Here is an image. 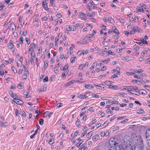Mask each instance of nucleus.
Wrapping results in <instances>:
<instances>
[{
	"instance_id": "obj_1",
	"label": "nucleus",
	"mask_w": 150,
	"mask_h": 150,
	"mask_svg": "<svg viewBox=\"0 0 150 150\" xmlns=\"http://www.w3.org/2000/svg\"><path fill=\"white\" fill-rule=\"evenodd\" d=\"M131 138L132 140L136 142H139L143 144L142 138L140 135H138V137H137L135 133H132L131 134Z\"/></svg>"
},
{
	"instance_id": "obj_2",
	"label": "nucleus",
	"mask_w": 150,
	"mask_h": 150,
	"mask_svg": "<svg viewBox=\"0 0 150 150\" xmlns=\"http://www.w3.org/2000/svg\"><path fill=\"white\" fill-rule=\"evenodd\" d=\"M129 136H126L125 137L124 139V143L126 147H129L131 146L130 142Z\"/></svg>"
},
{
	"instance_id": "obj_3",
	"label": "nucleus",
	"mask_w": 150,
	"mask_h": 150,
	"mask_svg": "<svg viewBox=\"0 0 150 150\" xmlns=\"http://www.w3.org/2000/svg\"><path fill=\"white\" fill-rule=\"evenodd\" d=\"M109 144L110 147H115L116 145H118V144L115 141V139L111 138L109 141Z\"/></svg>"
},
{
	"instance_id": "obj_4",
	"label": "nucleus",
	"mask_w": 150,
	"mask_h": 150,
	"mask_svg": "<svg viewBox=\"0 0 150 150\" xmlns=\"http://www.w3.org/2000/svg\"><path fill=\"white\" fill-rule=\"evenodd\" d=\"M129 93L132 94H135L134 93L130 92L131 91H133V90L136 91V92H137V91H139L138 88L137 86H130L129 87Z\"/></svg>"
},
{
	"instance_id": "obj_5",
	"label": "nucleus",
	"mask_w": 150,
	"mask_h": 150,
	"mask_svg": "<svg viewBox=\"0 0 150 150\" xmlns=\"http://www.w3.org/2000/svg\"><path fill=\"white\" fill-rule=\"evenodd\" d=\"M92 139L93 141L96 142L98 139H100L99 136L98 134H96L93 136L92 137Z\"/></svg>"
},
{
	"instance_id": "obj_6",
	"label": "nucleus",
	"mask_w": 150,
	"mask_h": 150,
	"mask_svg": "<svg viewBox=\"0 0 150 150\" xmlns=\"http://www.w3.org/2000/svg\"><path fill=\"white\" fill-rule=\"evenodd\" d=\"M53 113V112H52L49 113L48 112H46L44 113V116L46 117L48 116V118H49Z\"/></svg>"
},
{
	"instance_id": "obj_7",
	"label": "nucleus",
	"mask_w": 150,
	"mask_h": 150,
	"mask_svg": "<svg viewBox=\"0 0 150 150\" xmlns=\"http://www.w3.org/2000/svg\"><path fill=\"white\" fill-rule=\"evenodd\" d=\"M13 43V42L12 41L10 40V41L9 43H8V47L9 49H11L13 48L14 45Z\"/></svg>"
},
{
	"instance_id": "obj_8",
	"label": "nucleus",
	"mask_w": 150,
	"mask_h": 150,
	"mask_svg": "<svg viewBox=\"0 0 150 150\" xmlns=\"http://www.w3.org/2000/svg\"><path fill=\"white\" fill-rule=\"evenodd\" d=\"M115 147V150H125L122 146H119L118 144L116 145Z\"/></svg>"
},
{
	"instance_id": "obj_9",
	"label": "nucleus",
	"mask_w": 150,
	"mask_h": 150,
	"mask_svg": "<svg viewBox=\"0 0 150 150\" xmlns=\"http://www.w3.org/2000/svg\"><path fill=\"white\" fill-rule=\"evenodd\" d=\"M146 138H150V129H148L146 131Z\"/></svg>"
},
{
	"instance_id": "obj_10",
	"label": "nucleus",
	"mask_w": 150,
	"mask_h": 150,
	"mask_svg": "<svg viewBox=\"0 0 150 150\" xmlns=\"http://www.w3.org/2000/svg\"><path fill=\"white\" fill-rule=\"evenodd\" d=\"M120 69L118 67H117L116 69H113L112 71V73H115L116 71H117V73L118 75H119L120 74Z\"/></svg>"
},
{
	"instance_id": "obj_11",
	"label": "nucleus",
	"mask_w": 150,
	"mask_h": 150,
	"mask_svg": "<svg viewBox=\"0 0 150 150\" xmlns=\"http://www.w3.org/2000/svg\"><path fill=\"white\" fill-rule=\"evenodd\" d=\"M8 125V122H5L3 123L1 121L0 122V126L5 127Z\"/></svg>"
},
{
	"instance_id": "obj_12",
	"label": "nucleus",
	"mask_w": 150,
	"mask_h": 150,
	"mask_svg": "<svg viewBox=\"0 0 150 150\" xmlns=\"http://www.w3.org/2000/svg\"><path fill=\"white\" fill-rule=\"evenodd\" d=\"M112 29L113 31L117 34H119V32L115 26H113L112 27Z\"/></svg>"
},
{
	"instance_id": "obj_13",
	"label": "nucleus",
	"mask_w": 150,
	"mask_h": 150,
	"mask_svg": "<svg viewBox=\"0 0 150 150\" xmlns=\"http://www.w3.org/2000/svg\"><path fill=\"white\" fill-rule=\"evenodd\" d=\"M85 87L86 88L89 89L90 88H94V86H93L91 85L90 84H85Z\"/></svg>"
},
{
	"instance_id": "obj_14",
	"label": "nucleus",
	"mask_w": 150,
	"mask_h": 150,
	"mask_svg": "<svg viewBox=\"0 0 150 150\" xmlns=\"http://www.w3.org/2000/svg\"><path fill=\"white\" fill-rule=\"evenodd\" d=\"M108 88H110L116 89L118 88V87L117 86L111 84L109 86Z\"/></svg>"
},
{
	"instance_id": "obj_15",
	"label": "nucleus",
	"mask_w": 150,
	"mask_h": 150,
	"mask_svg": "<svg viewBox=\"0 0 150 150\" xmlns=\"http://www.w3.org/2000/svg\"><path fill=\"white\" fill-rule=\"evenodd\" d=\"M42 7L44 8L46 10H48V8H47V6L46 4L45 5V2L42 1Z\"/></svg>"
},
{
	"instance_id": "obj_16",
	"label": "nucleus",
	"mask_w": 150,
	"mask_h": 150,
	"mask_svg": "<svg viewBox=\"0 0 150 150\" xmlns=\"http://www.w3.org/2000/svg\"><path fill=\"white\" fill-rule=\"evenodd\" d=\"M8 93L13 98L15 97H16V95L13 94L11 91H8Z\"/></svg>"
},
{
	"instance_id": "obj_17",
	"label": "nucleus",
	"mask_w": 150,
	"mask_h": 150,
	"mask_svg": "<svg viewBox=\"0 0 150 150\" xmlns=\"http://www.w3.org/2000/svg\"><path fill=\"white\" fill-rule=\"evenodd\" d=\"M79 16L80 17L82 18H84L86 16L85 14L83 12H81L79 13Z\"/></svg>"
},
{
	"instance_id": "obj_18",
	"label": "nucleus",
	"mask_w": 150,
	"mask_h": 150,
	"mask_svg": "<svg viewBox=\"0 0 150 150\" xmlns=\"http://www.w3.org/2000/svg\"><path fill=\"white\" fill-rule=\"evenodd\" d=\"M68 68V66H62L61 68V69L62 70L65 71Z\"/></svg>"
},
{
	"instance_id": "obj_19",
	"label": "nucleus",
	"mask_w": 150,
	"mask_h": 150,
	"mask_svg": "<svg viewBox=\"0 0 150 150\" xmlns=\"http://www.w3.org/2000/svg\"><path fill=\"white\" fill-rule=\"evenodd\" d=\"M104 83L105 85L109 86L112 83V82L111 81H106Z\"/></svg>"
},
{
	"instance_id": "obj_20",
	"label": "nucleus",
	"mask_w": 150,
	"mask_h": 150,
	"mask_svg": "<svg viewBox=\"0 0 150 150\" xmlns=\"http://www.w3.org/2000/svg\"><path fill=\"white\" fill-rule=\"evenodd\" d=\"M81 150H88V149L86 146H85L84 144H83L81 146Z\"/></svg>"
},
{
	"instance_id": "obj_21",
	"label": "nucleus",
	"mask_w": 150,
	"mask_h": 150,
	"mask_svg": "<svg viewBox=\"0 0 150 150\" xmlns=\"http://www.w3.org/2000/svg\"><path fill=\"white\" fill-rule=\"evenodd\" d=\"M70 30L71 31H76V26L75 25H72L71 26Z\"/></svg>"
},
{
	"instance_id": "obj_22",
	"label": "nucleus",
	"mask_w": 150,
	"mask_h": 150,
	"mask_svg": "<svg viewBox=\"0 0 150 150\" xmlns=\"http://www.w3.org/2000/svg\"><path fill=\"white\" fill-rule=\"evenodd\" d=\"M140 6L142 8L141 11L143 12H144V11L143 9H144L143 8H144L145 9H146V6L145 4H140Z\"/></svg>"
},
{
	"instance_id": "obj_23",
	"label": "nucleus",
	"mask_w": 150,
	"mask_h": 150,
	"mask_svg": "<svg viewBox=\"0 0 150 150\" xmlns=\"http://www.w3.org/2000/svg\"><path fill=\"white\" fill-rule=\"evenodd\" d=\"M87 97H88V96L85 95H81L79 96V98H80L86 99Z\"/></svg>"
},
{
	"instance_id": "obj_24",
	"label": "nucleus",
	"mask_w": 150,
	"mask_h": 150,
	"mask_svg": "<svg viewBox=\"0 0 150 150\" xmlns=\"http://www.w3.org/2000/svg\"><path fill=\"white\" fill-rule=\"evenodd\" d=\"M23 86V84L22 82L20 83L19 84H18L17 87L19 89H22Z\"/></svg>"
},
{
	"instance_id": "obj_25",
	"label": "nucleus",
	"mask_w": 150,
	"mask_h": 150,
	"mask_svg": "<svg viewBox=\"0 0 150 150\" xmlns=\"http://www.w3.org/2000/svg\"><path fill=\"white\" fill-rule=\"evenodd\" d=\"M108 102L111 105H112L113 104H117L118 103V101H110L109 102Z\"/></svg>"
},
{
	"instance_id": "obj_26",
	"label": "nucleus",
	"mask_w": 150,
	"mask_h": 150,
	"mask_svg": "<svg viewBox=\"0 0 150 150\" xmlns=\"http://www.w3.org/2000/svg\"><path fill=\"white\" fill-rule=\"evenodd\" d=\"M74 81L72 80V81H70L69 82L67 83V84L66 85V86H70V85H71L73 83V82Z\"/></svg>"
},
{
	"instance_id": "obj_27",
	"label": "nucleus",
	"mask_w": 150,
	"mask_h": 150,
	"mask_svg": "<svg viewBox=\"0 0 150 150\" xmlns=\"http://www.w3.org/2000/svg\"><path fill=\"white\" fill-rule=\"evenodd\" d=\"M39 124L40 125H43V123H44V120L40 118L39 120Z\"/></svg>"
},
{
	"instance_id": "obj_28",
	"label": "nucleus",
	"mask_w": 150,
	"mask_h": 150,
	"mask_svg": "<svg viewBox=\"0 0 150 150\" xmlns=\"http://www.w3.org/2000/svg\"><path fill=\"white\" fill-rule=\"evenodd\" d=\"M144 111L142 109H139L137 110V113L141 114L143 113Z\"/></svg>"
},
{
	"instance_id": "obj_29",
	"label": "nucleus",
	"mask_w": 150,
	"mask_h": 150,
	"mask_svg": "<svg viewBox=\"0 0 150 150\" xmlns=\"http://www.w3.org/2000/svg\"><path fill=\"white\" fill-rule=\"evenodd\" d=\"M54 140L52 139H50L49 141V144L50 145H51L54 144Z\"/></svg>"
},
{
	"instance_id": "obj_30",
	"label": "nucleus",
	"mask_w": 150,
	"mask_h": 150,
	"mask_svg": "<svg viewBox=\"0 0 150 150\" xmlns=\"http://www.w3.org/2000/svg\"><path fill=\"white\" fill-rule=\"evenodd\" d=\"M94 86L96 87L98 86V87H103V88H105V87H104L105 86L103 84H100L99 85L94 84Z\"/></svg>"
},
{
	"instance_id": "obj_31",
	"label": "nucleus",
	"mask_w": 150,
	"mask_h": 150,
	"mask_svg": "<svg viewBox=\"0 0 150 150\" xmlns=\"http://www.w3.org/2000/svg\"><path fill=\"white\" fill-rule=\"evenodd\" d=\"M76 124L77 126H79L80 125V121L79 119H77V121L76 122Z\"/></svg>"
},
{
	"instance_id": "obj_32",
	"label": "nucleus",
	"mask_w": 150,
	"mask_h": 150,
	"mask_svg": "<svg viewBox=\"0 0 150 150\" xmlns=\"http://www.w3.org/2000/svg\"><path fill=\"white\" fill-rule=\"evenodd\" d=\"M17 100H18L17 101L18 104L19 105H21L23 103V102L22 100H21L19 99H17Z\"/></svg>"
},
{
	"instance_id": "obj_33",
	"label": "nucleus",
	"mask_w": 150,
	"mask_h": 150,
	"mask_svg": "<svg viewBox=\"0 0 150 150\" xmlns=\"http://www.w3.org/2000/svg\"><path fill=\"white\" fill-rule=\"evenodd\" d=\"M55 79V76L52 75V76L50 78V82H52L53 80H54Z\"/></svg>"
},
{
	"instance_id": "obj_34",
	"label": "nucleus",
	"mask_w": 150,
	"mask_h": 150,
	"mask_svg": "<svg viewBox=\"0 0 150 150\" xmlns=\"http://www.w3.org/2000/svg\"><path fill=\"white\" fill-rule=\"evenodd\" d=\"M10 26L11 28L12 27V30H13L14 28L15 29L16 28V27L15 25L13 23H11L10 24Z\"/></svg>"
},
{
	"instance_id": "obj_35",
	"label": "nucleus",
	"mask_w": 150,
	"mask_h": 150,
	"mask_svg": "<svg viewBox=\"0 0 150 150\" xmlns=\"http://www.w3.org/2000/svg\"><path fill=\"white\" fill-rule=\"evenodd\" d=\"M108 60H103V61H102V62L100 63V64L104 65V64H103V63H108Z\"/></svg>"
},
{
	"instance_id": "obj_36",
	"label": "nucleus",
	"mask_w": 150,
	"mask_h": 150,
	"mask_svg": "<svg viewBox=\"0 0 150 150\" xmlns=\"http://www.w3.org/2000/svg\"><path fill=\"white\" fill-rule=\"evenodd\" d=\"M54 0H50V4L54 7H56V5L54 3Z\"/></svg>"
},
{
	"instance_id": "obj_37",
	"label": "nucleus",
	"mask_w": 150,
	"mask_h": 150,
	"mask_svg": "<svg viewBox=\"0 0 150 150\" xmlns=\"http://www.w3.org/2000/svg\"><path fill=\"white\" fill-rule=\"evenodd\" d=\"M146 139H147V144L148 146L150 147V137Z\"/></svg>"
},
{
	"instance_id": "obj_38",
	"label": "nucleus",
	"mask_w": 150,
	"mask_h": 150,
	"mask_svg": "<svg viewBox=\"0 0 150 150\" xmlns=\"http://www.w3.org/2000/svg\"><path fill=\"white\" fill-rule=\"evenodd\" d=\"M118 94L123 97H125V95H126V94L123 92H119L118 93Z\"/></svg>"
},
{
	"instance_id": "obj_39",
	"label": "nucleus",
	"mask_w": 150,
	"mask_h": 150,
	"mask_svg": "<svg viewBox=\"0 0 150 150\" xmlns=\"http://www.w3.org/2000/svg\"><path fill=\"white\" fill-rule=\"evenodd\" d=\"M126 117V116H122L120 117H118L117 118V120H122L124 118H125Z\"/></svg>"
},
{
	"instance_id": "obj_40",
	"label": "nucleus",
	"mask_w": 150,
	"mask_h": 150,
	"mask_svg": "<svg viewBox=\"0 0 150 150\" xmlns=\"http://www.w3.org/2000/svg\"><path fill=\"white\" fill-rule=\"evenodd\" d=\"M48 77L47 76H46L45 78L43 79V82L45 83L48 81Z\"/></svg>"
},
{
	"instance_id": "obj_41",
	"label": "nucleus",
	"mask_w": 150,
	"mask_h": 150,
	"mask_svg": "<svg viewBox=\"0 0 150 150\" xmlns=\"http://www.w3.org/2000/svg\"><path fill=\"white\" fill-rule=\"evenodd\" d=\"M17 99H18L17 98H16V97L14 98H13V99L15 100V101H14V100H12V102H11L12 103V104H13L14 103H17L18 104V103L17 102V101H18V100H17Z\"/></svg>"
},
{
	"instance_id": "obj_42",
	"label": "nucleus",
	"mask_w": 150,
	"mask_h": 150,
	"mask_svg": "<svg viewBox=\"0 0 150 150\" xmlns=\"http://www.w3.org/2000/svg\"><path fill=\"white\" fill-rule=\"evenodd\" d=\"M34 46L35 49H37L38 48V46L37 45H36L34 43H31V44L30 45V46H32L33 47V46Z\"/></svg>"
},
{
	"instance_id": "obj_43",
	"label": "nucleus",
	"mask_w": 150,
	"mask_h": 150,
	"mask_svg": "<svg viewBox=\"0 0 150 150\" xmlns=\"http://www.w3.org/2000/svg\"><path fill=\"white\" fill-rule=\"evenodd\" d=\"M76 59V57H74L73 58H71V62L72 63H74L75 62V60Z\"/></svg>"
},
{
	"instance_id": "obj_44",
	"label": "nucleus",
	"mask_w": 150,
	"mask_h": 150,
	"mask_svg": "<svg viewBox=\"0 0 150 150\" xmlns=\"http://www.w3.org/2000/svg\"><path fill=\"white\" fill-rule=\"evenodd\" d=\"M141 42L142 43H144V44H148L146 40H145L143 39H141Z\"/></svg>"
},
{
	"instance_id": "obj_45",
	"label": "nucleus",
	"mask_w": 150,
	"mask_h": 150,
	"mask_svg": "<svg viewBox=\"0 0 150 150\" xmlns=\"http://www.w3.org/2000/svg\"><path fill=\"white\" fill-rule=\"evenodd\" d=\"M11 68L12 70L15 73H17V70L15 68L14 66H12Z\"/></svg>"
},
{
	"instance_id": "obj_46",
	"label": "nucleus",
	"mask_w": 150,
	"mask_h": 150,
	"mask_svg": "<svg viewBox=\"0 0 150 150\" xmlns=\"http://www.w3.org/2000/svg\"><path fill=\"white\" fill-rule=\"evenodd\" d=\"M119 108L117 107H112L111 108V109L112 110H119Z\"/></svg>"
},
{
	"instance_id": "obj_47",
	"label": "nucleus",
	"mask_w": 150,
	"mask_h": 150,
	"mask_svg": "<svg viewBox=\"0 0 150 150\" xmlns=\"http://www.w3.org/2000/svg\"><path fill=\"white\" fill-rule=\"evenodd\" d=\"M86 14L88 16H89L90 18H91L93 17V16L92 14H90V13L88 12H86Z\"/></svg>"
},
{
	"instance_id": "obj_48",
	"label": "nucleus",
	"mask_w": 150,
	"mask_h": 150,
	"mask_svg": "<svg viewBox=\"0 0 150 150\" xmlns=\"http://www.w3.org/2000/svg\"><path fill=\"white\" fill-rule=\"evenodd\" d=\"M139 47H134L133 50H134V51H135V52H136V51H138L139 50Z\"/></svg>"
},
{
	"instance_id": "obj_49",
	"label": "nucleus",
	"mask_w": 150,
	"mask_h": 150,
	"mask_svg": "<svg viewBox=\"0 0 150 150\" xmlns=\"http://www.w3.org/2000/svg\"><path fill=\"white\" fill-rule=\"evenodd\" d=\"M4 71L0 69V76H2L4 74Z\"/></svg>"
},
{
	"instance_id": "obj_50",
	"label": "nucleus",
	"mask_w": 150,
	"mask_h": 150,
	"mask_svg": "<svg viewBox=\"0 0 150 150\" xmlns=\"http://www.w3.org/2000/svg\"><path fill=\"white\" fill-rule=\"evenodd\" d=\"M92 96L94 97L98 98L99 96L98 95L96 94L95 93H93L91 95Z\"/></svg>"
},
{
	"instance_id": "obj_51",
	"label": "nucleus",
	"mask_w": 150,
	"mask_h": 150,
	"mask_svg": "<svg viewBox=\"0 0 150 150\" xmlns=\"http://www.w3.org/2000/svg\"><path fill=\"white\" fill-rule=\"evenodd\" d=\"M143 70H142V69H138V70H137V73H138V74H140L141 73L143 72Z\"/></svg>"
},
{
	"instance_id": "obj_52",
	"label": "nucleus",
	"mask_w": 150,
	"mask_h": 150,
	"mask_svg": "<svg viewBox=\"0 0 150 150\" xmlns=\"http://www.w3.org/2000/svg\"><path fill=\"white\" fill-rule=\"evenodd\" d=\"M138 29V28L137 26L134 27L133 28H132V30H134V31H135V32L136 31L137 32V31Z\"/></svg>"
},
{
	"instance_id": "obj_53",
	"label": "nucleus",
	"mask_w": 150,
	"mask_h": 150,
	"mask_svg": "<svg viewBox=\"0 0 150 150\" xmlns=\"http://www.w3.org/2000/svg\"><path fill=\"white\" fill-rule=\"evenodd\" d=\"M23 41V38L22 37H21L20 38V43L22 44Z\"/></svg>"
},
{
	"instance_id": "obj_54",
	"label": "nucleus",
	"mask_w": 150,
	"mask_h": 150,
	"mask_svg": "<svg viewBox=\"0 0 150 150\" xmlns=\"http://www.w3.org/2000/svg\"><path fill=\"white\" fill-rule=\"evenodd\" d=\"M54 71L55 74H58V69L57 68L55 67L54 70Z\"/></svg>"
},
{
	"instance_id": "obj_55",
	"label": "nucleus",
	"mask_w": 150,
	"mask_h": 150,
	"mask_svg": "<svg viewBox=\"0 0 150 150\" xmlns=\"http://www.w3.org/2000/svg\"><path fill=\"white\" fill-rule=\"evenodd\" d=\"M62 105H63L62 103H58L57 104V106L58 108H59V107H61L62 106Z\"/></svg>"
},
{
	"instance_id": "obj_56",
	"label": "nucleus",
	"mask_w": 150,
	"mask_h": 150,
	"mask_svg": "<svg viewBox=\"0 0 150 150\" xmlns=\"http://www.w3.org/2000/svg\"><path fill=\"white\" fill-rule=\"evenodd\" d=\"M110 133V132L109 131H107L106 132H105V137H107L108 136L109 134Z\"/></svg>"
},
{
	"instance_id": "obj_57",
	"label": "nucleus",
	"mask_w": 150,
	"mask_h": 150,
	"mask_svg": "<svg viewBox=\"0 0 150 150\" xmlns=\"http://www.w3.org/2000/svg\"><path fill=\"white\" fill-rule=\"evenodd\" d=\"M25 40H26V41L27 42V44H29L30 43V40L29 39H28L27 38H25Z\"/></svg>"
},
{
	"instance_id": "obj_58",
	"label": "nucleus",
	"mask_w": 150,
	"mask_h": 150,
	"mask_svg": "<svg viewBox=\"0 0 150 150\" xmlns=\"http://www.w3.org/2000/svg\"><path fill=\"white\" fill-rule=\"evenodd\" d=\"M15 113L17 116H18L19 115L18 110V109H16Z\"/></svg>"
},
{
	"instance_id": "obj_59",
	"label": "nucleus",
	"mask_w": 150,
	"mask_h": 150,
	"mask_svg": "<svg viewBox=\"0 0 150 150\" xmlns=\"http://www.w3.org/2000/svg\"><path fill=\"white\" fill-rule=\"evenodd\" d=\"M88 110L90 112H93L94 111V109L93 107H91L88 109Z\"/></svg>"
},
{
	"instance_id": "obj_60",
	"label": "nucleus",
	"mask_w": 150,
	"mask_h": 150,
	"mask_svg": "<svg viewBox=\"0 0 150 150\" xmlns=\"http://www.w3.org/2000/svg\"><path fill=\"white\" fill-rule=\"evenodd\" d=\"M134 77L137 79H140L141 77L139 75L135 74L134 76Z\"/></svg>"
},
{
	"instance_id": "obj_61",
	"label": "nucleus",
	"mask_w": 150,
	"mask_h": 150,
	"mask_svg": "<svg viewBox=\"0 0 150 150\" xmlns=\"http://www.w3.org/2000/svg\"><path fill=\"white\" fill-rule=\"evenodd\" d=\"M100 135L102 137H104V136H105V132H102L100 133Z\"/></svg>"
},
{
	"instance_id": "obj_62",
	"label": "nucleus",
	"mask_w": 150,
	"mask_h": 150,
	"mask_svg": "<svg viewBox=\"0 0 150 150\" xmlns=\"http://www.w3.org/2000/svg\"><path fill=\"white\" fill-rule=\"evenodd\" d=\"M21 115L23 117H25L26 116V114L24 111H23L21 112Z\"/></svg>"
},
{
	"instance_id": "obj_63",
	"label": "nucleus",
	"mask_w": 150,
	"mask_h": 150,
	"mask_svg": "<svg viewBox=\"0 0 150 150\" xmlns=\"http://www.w3.org/2000/svg\"><path fill=\"white\" fill-rule=\"evenodd\" d=\"M87 129V127H83V130L84 132H86V130Z\"/></svg>"
},
{
	"instance_id": "obj_64",
	"label": "nucleus",
	"mask_w": 150,
	"mask_h": 150,
	"mask_svg": "<svg viewBox=\"0 0 150 150\" xmlns=\"http://www.w3.org/2000/svg\"><path fill=\"white\" fill-rule=\"evenodd\" d=\"M21 62L19 60H18L17 62V66H19V65H21Z\"/></svg>"
}]
</instances>
